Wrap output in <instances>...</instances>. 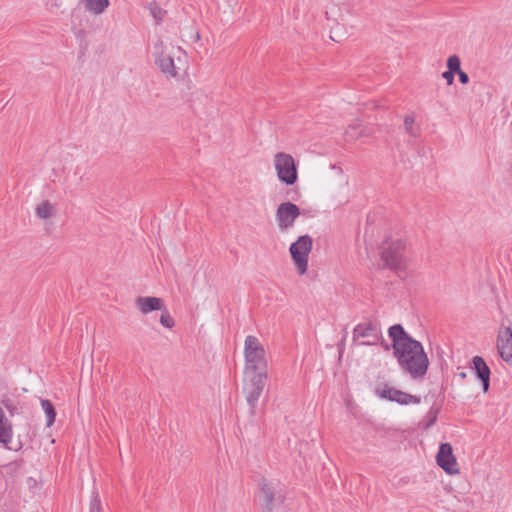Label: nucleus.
<instances>
[{"label": "nucleus", "mask_w": 512, "mask_h": 512, "mask_svg": "<svg viewBox=\"0 0 512 512\" xmlns=\"http://www.w3.org/2000/svg\"><path fill=\"white\" fill-rule=\"evenodd\" d=\"M153 57L155 64L166 78L176 79L184 70L186 53L180 46L166 44L159 40L154 45Z\"/></svg>", "instance_id": "2"}, {"label": "nucleus", "mask_w": 512, "mask_h": 512, "mask_svg": "<svg viewBox=\"0 0 512 512\" xmlns=\"http://www.w3.org/2000/svg\"><path fill=\"white\" fill-rule=\"evenodd\" d=\"M245 380L243 391L246 401L254 413L257 402L264 390L268 378L267 371H244Z\"/></svg>", "instance_id": "6"}, {"label": "nucleus", "mask_w": 512, "mask_h": 512, "mask_svg": "<svg viewBox=\"0 0 512 512\" xmlns=\"http://www.w3.org/2000/svg\"><path fill=\"white\" fill-rule=\"evenodd\" d=\"M472 368L477 377L483 384V390L486 392L489 389L490 369L484 359L480 356H474L472 359Z\"/></svg>", "instance_id": "16"}, {"label": "nucleus", "mask_w": 512, "mask_h": 512, "mask_svg": "<svg viewBox=\"0 0 512 512\" xmlns=\"http://www.w3.org/2000/svg\"><path fill=\"white\" fill-rule=\"evenodd\" d=\"M90 512H102L101 501L97 491L92 492V499L90 502Z\"/></svg>", "instance_id": "24"}, {"label": "nucleus", "mask_w": 512, "mask_h": 512, "mask_svg": "<svg viewBox=\"0 0 512 512\" xmlns=\"http://www.w3.org/2000/svg\"><path fill=\"white\" fill-rule=\"evenodd\" d=\"M244 371H267V357L261 341L248 335L244 341Z\"/></svg>", "instance_id": "5"}, {"label": "nucleus", "mask_w": 512, "mask_h": 512, "mask_svg": "<svg viewBox=\"0 0 512 512\" xmlns=\"http://www.w3.org/2000/svg\"><path fill=\"white\" fill-rule=\"evenodd\" d=\"M500 327L496 338V348L499 356L507 363L512 361V321L511 307L508 301L498 302Z\"/></svg>", "instance_id": "4"}, {"label": "nucleus", "mask_w": 512, "mask_h": 512, "mask_svg": "<svg viewBox=\"0 0 512 512\" xmlns=\"http://www.w3.org/2000/svg\"><path fill=\"white\" fill-rule=\"evenodd\" d=\"M460 376H461L462 378H465V377H466V374H465L464 372H462V373H460Z\"/></svg>", "instance_id": "31"}, {"label": "nucleus", "mask_w": 512, "mask_h": 512, "mask_svg": "<svg viewBox=\"0 0 512 512\" xmlns=\"http://www.w3.org/2000/svg\"><path fill=\"white\" fill-rule=\"evenodd\" d=\"M273 166L276 171L278 180L287 185L292 186L298 180V171L294 158L284 152H278L273 157Z\"/></svg>", "instance_id": "8"}, {"label": "nucleus", "mask_w": 512, "mask_h": 512, "mask_svg": "<svg viewBox=\"0 0 512 512\" xmlns=\"http://www.w3.org/2000/svg\"><path fill=\"white\" fill-rule=\"evenodd\" d=\"M406 250L407 243L400 236L387 238L381 247V260L399 277H406L410 270L411 261Z\"/></svg>", "instance_id": "3"}, {"label": "nucleus", "mask_w": 512, "mask_h": 512, "mask_svg": "<svg viewBox=\"0 0 512 512\" xmlns=\"http://www.w3.org/2000/svg\"><path fill=\"white\" fill-rule=\"evenodd\" d=\"M85 9L95 15L102 14L109 6V0H83Z\"/></svg>", "instance_id": "18"}, {"label": "nucleus", "mask_w": 512, "mask_h": 512, "mask_svg": "<svg viewBox=\"0 0 512 512\" xmlns=\"http://www.w3.org/2000/svg\"><path fill=\"white\" fill-rule=\"evenodd\" d=\"M300 216L299 207L291 202L281 203L275 212V219L278 229L285 232L294 226L296 219Z\"/></svg>", "instance_id": "11"}, {"label": "nucleus", "mask_w": 512, "mask_h": 512, "mask_svg": "<svg viewBox=\"0 0 512 512\" xmlns=\"http://www.w3.org/2000/svg\"><path fill=\"white\" fill-rule=\"evenodd\" d=\"M313 240L309 235L300 236L289 248L292 260L299 275L308 270V258L312 250Z\"/></svg>", "instance_id": "9"}, {"label": "nucleus", "mask_w": 512, "mask_h": 512, "mask_svg": "<svg viewBox=\"0 0 512 512\" xmlns=\"http://www.w3.org/2000/svg\"><path fill=\"white\" fill-rule=\"evenodd\" d=\"M135 307L143 315H147L153 311L163 310L164 300L153 296H139L135 299Z\"/></svg>", "instance_id": "14"}, {"label": "nucleus", "mask_w": 512, "mask_h": 512, "mask_svg": "<svg viewBox=\"0 0 512 512\" xmlns=\"http://www.w3.org/2000/svg\"><path fill=\"white\" fill-rule=\"evenodd\" d=\"M381 338V330L372 322L358 324L353 330V341L359 345H376Z\"/></svg>", "instance_id": "12"}, {"label": "nucleus", "mask_w": 512, "mask_h": 512, "mask_svg": "<svg viewBox=\"0 0 512 512\" xmlns=\"http://www.w3.org/2000/svg\"><path fill=\"white\" fill-rule=\"evenodd\" d=\"M392 339L393 355L401 370L412 379H422L429 368V358L421 342L413 339L400 324L388 330Z\"/></svg>", "instance_id": "1"}, {"label": "nucleus", "mask_w": 512, "mask_h": 512, "mask_svg": "<svg viewBox=\"0 0 512 512\" xmlns=\"http://www.w3.org/2000/svg\"><path fill=\"white\" fill-rule=\"evenodd\" d=\"M447 67L448 70L454 73L460 72L461 70V61L457 55H451L447 59Z\"/></svg>", "instance_id": "23"}, {"label": "nucleus", "mask_w": 512, "mask_h": 512, "mask_svg": "<svg viewBox=\"0 0 512 512\" xmlns=\"http://www.w3.org/2000/svg\"><path fill=\"white\" fill-rule=\"evenodd\" d=\"M13 428L10 420L5 416L0 406V443L9 444L12 440Z\"/></svg>", "instance_id": "17"}, {"label": "nucleus", "mask_w": 512, "mask_h": 512, "mask_svg": "<svg viewBox=\"0 0 512 512\" xmlns=\"http://www.w3.org/2000/svg\"><path fill=\"white\" fill-rule=\"evenodd\" d=\"M41 407L46 415L47 427L52 426L56 418V411L54 409L53 404L49 400L43 399L41 400Z\"/></svg>", "instance_id": "19"}, {"label": "nucleus", "mask_w": 512, "mask_h": 512, "mask_svg": "<svg viewBox=\"0 0 512 512\" xmlns=\"http://www.w3.org/2000/svg\"><path fill=\"white\" fill-rule=\"evenodd\" d=\"M0 401L3 406H5L10 412H12V410L14 409V406H13L12 402L6 396H3Z\"/></svg>", "instance_id": "26"}, {"label": "nucleus", "mask_w": 512, "mask_h": 512, "mask_svg": "<svg viewBox=\"0 0 512 512\" xmlns=\"http://www.w3.org/2000/svg\"><path fill=\"white\" fill-rule=\"evenodd\" d=\"M34 211L38 219L48 222L56 217L58 208L56 203H52L49 200H42L36 204Z\"/></svg>", "instance_id": "15"}, {"label": "nucleus", "mask_w": 512, "mask_h": 512, "mask_svg": "<svg viewBox=\"0 0 512 512\" xmlns=\"http://www.w3.org/2000/svg\"><path fill=\"white\" fill-rule=\"evenodd\" d=\"M160 311H161V315H160L161 325L168 329L173 328L175 326V321H174L173 317L170 315L167 308L164 306L163 310H160Z\"/></svg>", "instance_id": "21"}, {"label": "nucleus", "mask_w": 512, "mask_h": 512, "mask_svg": "<svg viewBox=\"0 0 512 512\" xmlns=\"http://www.w3.org/2000/svg\"><path fill=\"white\" fill-rule=\"evenodd\" d=\"M193 39H194L195 41H199V40H200V34H199V32H197V31H196V32L193 34Z\"/></svg>", "instance_id": "29"}, {"label": "nucleus", "mask_w": 512, "mask_h": 512, "mask_svg": "<svg viewBox=\"0 0 512 512\" xmlns=\"http://www.w3.org/2000/svg\"><path fill=\"white\" fill-rule=\"evenodd\" d=\"M437 464L449 475L459 473L458 464L453 454L452 446L449 443L440 445L436 455Z\"/></svg>", "instance_id": "13"}, {"label": "nucleus", "mask_w": 512, "mask_h": 512, "mask_svg": "<svg viewBox=\"0 0 512 512\" xmlns=\"http://www.w3.org/2000/svg\"><path fill=\"white\" fill-rule=\"evenodd\" d=\"M375 394L381 399L396 402L400 405L420 403V397L398 390L394 387L389 386L386 383H381L377 385V387L375 388Z\"/></svg>", "instance_id": "10"}, {"label": "nucleus", "mask_w": 512, "mask_h": 512, "mask_svg": "<svg viewBox=\"0 0 512 512\" xmlns=\"http://www.w3.org/2000/svg\"><path fill=\"white\" fill-rule=\"evenodd\" d=\"M286 495L287 488L279 480H262L260 483L259 498L269 512H271L275 506L283 503Z\"/></svg>", "instance_id": "7"}, {"label": "nucleus", "mask_w": 512, "mask_h": 512, "mask_svg": "<svg viewBox=\"0 0 512 512\" xmlns=\"http://www.w3.org/2000/svg\"><path fill=\"white\" fill-rule=\"evenodd\" d=\"M151 13L154 18L161 20L163 18V11L160 8H151Z\"/></svg>", "instance_id": "28"}, {"label": "nucleus", "mask_w": 512, "mask_h": 512, "mask_svg": "<svg viewBox=\"0 0 512 512\" xmlns=\"http://www.w3.org/2000/svg\"><path fill=\"white\" fill-rule=\"evenodd\" d=\"M442 77L446 80V83L448 85H452L454 82V72H451L449 70L442 73Z\"/></svg>", "instance_id": "25"}, {"label": "nucleus", "mask_w": 512, "mask_h": 512, "mask_svg": "<svg viewBox=\"0 0 512 512\" xmlns=\"http://www.w3.org/2000/svg\"><path fill=\"white\" fill-rule=\"evenodd\" d=\"M404 128L406 133L412 137H417L419 135V128L415 126V118L413 115H407L404 118Z\"/></svg>", "instance_id": "20"}, {"label": "nucleus", "mask_w": 512, "mask_h": 512, "mask_svg": "<svg viewBox=\"0 0 512 512\" xmlns=\"http://www.w3.org/2000/svg\"><path fill=\"white\" fill-rule=\"evenodd\" d=\"M456 74H458L459 80L462 84H467L469 82V76L466 72L460 70V72H457Z\"/></svg>", "instance_id": "27"}, {"label": "nucleus", "mask_w": 512, "mask_h": 512, "mask_svg": "<svg viewBox=\"0 0 512 512\" xmlns=\"http://www.w3.org/2000/svg\"><path fill=\"white\" fill-rule=\"evenodd\" d=\"M346 134L352 140L361 137L362 135H364L362 125L360 123H354L349 125V127L346 130Z\"/></svg>", "instance_id": "22"}, {"label": "nucleus", "mask_w": 512, "mask_h": 512, "mask_svg": "<svg viewBox=\"0 0 512 512\" xmlns=\"http://www.w3.org/2000/svg\"><path fill=\"white\" fill-rule=\"evenodd\" d=\"M435 419H436V415L434 414L427 426L429 427L430 425H432L435 422Z\"/></svg>", "instance_id": "30"}]
</instances>
